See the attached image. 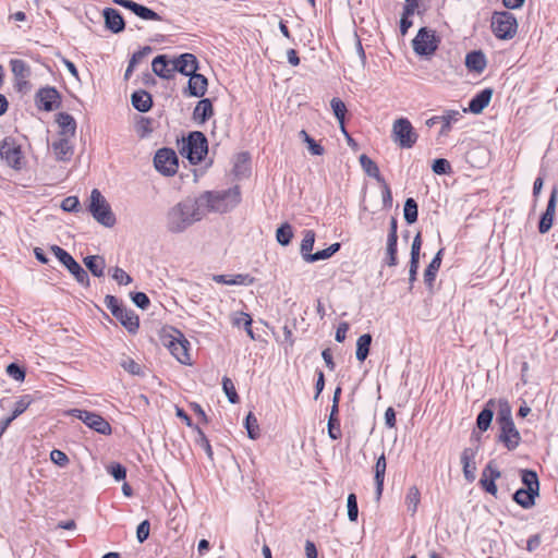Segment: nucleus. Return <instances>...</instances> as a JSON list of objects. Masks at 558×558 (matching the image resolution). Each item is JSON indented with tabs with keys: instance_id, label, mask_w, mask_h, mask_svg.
<instances>
[{
	"instance_id": "a211bd4d",
	"label": "nucleus",
	"mask_w": 558,
	"mask_h": 558,
	"mask_svg": "<svg viewBox=\"0 0 558 558\" xmlns=\"http://www.w3.org/2000/svg\"><path fill=\"white\" fill-rule=\"evenodd\" d=\"M153 72L165 80L174 77L175 70H172V59L167 54H158L151 62Z\"/></svg>"
},
{
	"instance_id": "774afa93",
	"label": "nucleus",
	"mask_w": 558,
	"mask_h": 558,
	"mask_svg": "<svg viewBox=\"0 0 558 558\" xmlns=\"http://www.w3.org/2000/svg\"><path fill=\"white\" fill-rule=\"evenodd\" d=\"M331 256H332V254L330 253L329 248L327 247L325 250L317 251L313 255H308L307 256V263H315V262H318V260L328 259Z\"/></svg>"
},
{
	"instance_id": "13d9d810",
	"label": "nucleus",
	"mask_w": 558,
	"mask_h": 558,
	"mask_svg": "<svg viewBox=\"0 0 558 558\" xmlns=\"http://www.w3.org/2000/svg\"><path fill=\"white\" fill-rule=\"evenodd\" d=\"M254 278L248 274H238L230 277V286H250Z\"/></svg>"
},
{
	"instance_id": "c85d7f7f",
	"label": "nucleus",
	"mask_w": 558,
	"mask_h": 558,
	"mask_svg": "<svg viewBox=\"0 0 558 558\" xmlns=\"http://www.w3.org/2000/svg\"><path fill=\"white\" fill-rule=\"evenodd\" d=\"M86 268L95 277H102L105 275L106 262L105 258L99 255H90L84 258Z\"/></svg>"
},
{
	"instance_id": "9d476101",
	"label": "nucleus",
	"mask_w": 558,
	"mask_h": 558,
	"mask_svg": "<svg viewBox=\"0 0 558 558\" xmlns=\"http://www.w3.org/2000/svg\"><path fill=\"white\" fill-rule=\"evenodd\" d=\"M70 414L81 420L90 429L108 435L111 433L110 424L99 414L81 409H72Z\"/></svg>"
},
{
	"instance_id": "39448f33",
	"label": "nucleus",
	"mask_w": 558,
	"mask_h": 558,
	"mask_svg": "<svg viewBox=\"0 0 558 558\" xmlns=\"http://www.w3.org/2000/svg\"><path fill=\"white\" fill-rule=\"evenodd\" d=\"M391 138L399 147L410 149L416 144L418 134L408 118H399L392 124Z\"/></svg>"
},
{
	"instance_id": "bf43d9fd",
	"label": "nucleus",
	"mask_w": 558,
	"mask_h": 558,
	"mask_svg": "<svg viewBox=\"0 0 558 558\" xmlns=\"http://www.w3.org/2000/svg\"><path fill=\"white\" fill-rule=\"evenodd\" d=\"M80 201L76 196H68L61 203V208L68 213H75L78 210Z\"/></svg>"
},
{
	"instance_id": "f3484780",
	"label": "nucleus",
	"mask_w": 558,
	"mask_h": 558,
	"mask_svg": "<svg viewBox=\"0 0 558 558\" xmlns=\"http://www.w3.org/2000/svg\"><path fill=\"white\" fill-rule=\"evenodd\" d=\"M500 475V471L494 464V461H490L483 470L482 477L480 480L483 489H485L490 495L496 496L497 486L495 484V481L499 478Z\"/></svg>"
},
{
	"instance_id": "09e8293b",
	"label": "nucleus",
	"mask_w": 558,
	"mask_h": 558,
	"mask_svg": "<svg viewBox=\"0 0 558 558\" xmlns=\"http://www.w3.org/2000/svg\"><path fill=\"white\" fill-rule=\"evenodd\" d=\"M33 398L29 395H23L14 403L12 417H17L32 404Z\"/></svg>"
},
{
	"instance_id": "20e7f679",
	"label": "nucleus",
	"mask_w": 558,
	"mask_h": 558,
	"mask_svg": "<svg viewBox=\"0 0 558 558\" xmlns=\"http://www.w3.org/2000/svg\"><path fill=\"white\" fill-rule=\"evenodd\" d=\"M181 153L186 156L192 165L199 163L208 153V142L204 133L191 132L183 141Z\"/></svg>"
},
{
	"instance_id": "58836bf2",
	"label": "nucleus",
	"mask_w": 558,
	"mask_h": 558,
	"mask_svg": "<svg viewBox=\"0 0 558 558\" xmlns=\"http://www.w3.org/2000/svg\"><path fill=\"white\" fill-rule=\"evenodd\" d=\"M315 232L313 230H304L303 231V239L301 242V255L304 258L305 262H307V256L313 255L314 253H311L315 243Z\"/></svg>"
},
{
	"instance_id": "1a4fd4ad",
	"label": "nucleus",
	"mask_w": 558,
	"mask_h": 558,
	"mask_svg": "<svg viewBox=\"0 0 558 558\" xmlns=\"http://www.w3.org/2000/svg\"><path fill=\"white\" fill-rule=\"evenodd\" d=\"M154 166L162 175H174L179 168V159L175 151L166 147L158 149L154 157Z\"/></svg>"
},
{
	"instance_id": "338daca9",
	"label": "nucleus",
	"mask_w": 558,
	"mask_h": 558,
	"mask_svg": "<svg viewBox=\"0 0 558 558\" xmlns=\"http://www.w3.org/2000/svg\"><path fill=\"white\" fill-rule=\"evenodd\" d=\"M149 522L147 520L141 522L136 530V537L140 543L145 542L149 536Z\"/></svg>"
},
{
	"instance_id": "c756f323",
	"label": "nucleus",
	"mask_w": 558,
	"mask_h": 558,
	"mask_svg": "<svg viewBox=\"0 0 558 558\" xmlns=\"http://www.w3.org/2000/svg\"><path fill=\"white\" fill-rule=\"evenodd\" d=\"M539 493H532L531 490L519 488L513 494V500L524 509H530L535 505V498L538 497Z\"/></svg>"
},
{
	"instance_id": "f03ea898",
	"label": "nucleus",
	"mask_w": 558,
	"mask_h": 558,
	"mask_svg": "<svg viewBox=\"0 0 558 558\" xmlns=\"http://www.w3.org/2000/svg\"><path fill=\"white\" fill-rule=\"evenodd\" d=\"M201 207L209 211L227 213L235 207L241 201V194L238 186L225 191H207L196 197Z\"/></svg>"
},
{
	"instance_id": "37998d69",
	"label": "nucleus",
	"mask_w": 558,
	"mask_h": 558,
	"mask_svg": "<svg viewBox=\"0 0 558 558\" xmlns=\"http://www.w3.org/2000/svg\"><path fill=\"white\" fill-rule=\"evenodd\" d=\"M292 238H293V230H292L291 225L288 222L282 223L276 231L277 242L283 246L289 245Z\"/></svg>"
},
{
	"instance_id": "bb28decb",
	"label": "nucleus",
	"mask_w": 558,
	"mask_h": 558,
	"mask_svg": "<svg viewBox=\"0 0 558 558\" xmlns=\"http://www.w3.org/2000/svg\"><path fill=\"white\" fill-rule=\"evenodd\" d=\"M495 408L496 401L490 399L487 401L484 409L478 413L476 417V426L480 430L485 432L488 429L494 417Z\"/></svg>"
},
{
	"instance_id": "72a5a7b5",
	"label": "nucleus",
	"mask_w": 558,
	"mask_h": 558,
	"mask_svg": "<svg viewBox=\"0 0 558 558\" xmlns=\"http://www.w3.org/2000/svg\"><path fill=\"white\" fill-rule=\"evenodd\" d=\"M372 344V335L371 333H364L359 337L356 341V359L360 362H364L368 354H369V348Z\"/></svg>"
},
{
	"instance_id": "4c0bfd02",
	"label": "nucleus",
	"mask_w": 558,
	"mask_h": 558,
	"mask_svg": "<svg viewBox=\"0 0 558 558\" xmlns=\"http://www.w3.org/2000/svg\"><path fill=\"white\" fill-rule=\"evenodd\" d=\"M10 66L15 80H24L31 76V68L24 60L12 59L10 61Z\"/></svg>"
},
{
	"instance_id": "a878e982",
	"label": "nucleus",
	"mask_w": 558,
	"mask_h": 558,
	"mask_svg": "<svg viewBox=\"0 0 558 558\" xmlns=\"http://www.w3.org/2000/svg\"><path fill=\"white\" fill-rule=\"evenodd\" d=\"M57 122L60 128V136L74 137L76 132V121L68 112H60L57 117Z\"/></svg>"
},
{
	"instance_id": "473e14b6",
	"label": "nucleus",
	"mask_w": 558,
	"mask_h": 558,
	"mask_svg": "<svg viewBox=\"0 0 558 558\" xmlns=\"http://www.w3.org/2000/svg\"><path fill=\"white\" fill-rule=\"evenodd\" d=\"M386 466V456H379L375 465V483L377 499H379L383 494Z\"/></svg>"
},
{
	"instance_id": "864d4df0",
	"label": "nucleus",
	"mask_w": 558,
	"mask_h": 558,
	"mask_svg": "<svg viewBox=\"0 0 558 558\" xmlns=\"http://www.w3.org/2000/svg\"><path fill=\"white\" fill-rule=\"evenodd\" d=\"M432 170L439 175L449 174L452 171L450 162L445 158L435 159L432 166Z\"/></svg>"
},
{
	"instance_id": "7ed1b4c3",
	"label": "nucleus",
	"mask_w": 558,
	"mask_h": 558,
	"mask_svg": "<svg viewBox=\"0 0 558 558\" xmlns=\"http://www.w3.org/2000/svg\"><path fill=\"white\" fill-rule=\"evenodd\" d=\"M88 210L94 219L104 227L111 228L116 225L117 219L110 205L97 189L90 193Z\"/></svg>"
},
{
	"instance_id": "49530a36",
	"label": "nucleus",
	"mask_w": 558,
	"mask_h": 558,
	"mask_svg": "<svg viewBox=\"0 0 558 558\" xmlns=\"http://www.w3.org/2000/svg\"><path fill=\"white\" fill-rule=\"evenodd\" d=\"M338 413L339 412H333V409H331L329 420H328V432H329V436L332 439H337L341 435L340 421L338 418Z\"/></svg>"
},
{
	"instance_id": "423d86ee",
	"label": "nucleus",
	"mask_w": 558,
	"mask_h": 558,
	"mask_svg": "<svg viewBox=\"0 0 558 558\" xmlns=\"http://www.w3.org/2000/svg\"><path fill=\"white\" fill-rule=\"evenodd\" d=\"M492 32L499 39H512L518 29L514 15L508 11L494 12L490 23Z\"/></svg>"
},
{
	"instance_id": "ea45409f",
	"label": "nucleus",
	"mask_w": 558,
	"mask_h": 558,
	"mask_svg": "<svg viewBox=\"0 0 558 558\" xmlns=\"http://www.w3.org/2000/svg\"><path fill=\"white\" fill-rule=\"evenodd\" d=\"M475 456H462L461 463L463 465V474L468 482L472 483L476 477Z\"/></svg>"
},
{
	"instance_id": "aec40b11",
	"label": "nucleus",
	"mask_w": 558,
	"mask_h": 558,
	"mask_svg": "<svg viewBox=\"0 0 558 558\" xmlns=\"http://www.w3.org/2000/svg\"><path fill=\"white\" fill-rule=\"evenodd\" d=\"M72 137L60 136L57 141L52 142L51 147L53 154L59 161H69L73 155V145L70 140Z\"/></svg>"
},
{
	"instance_id": "79ce46f5",
	"label": "nucleus",
	"mask_w": 558,
	"mask_h": 558,
	"mask_svg": "<svg viewBox=\"0 0 558 558\" xmlns=\"http://www.w3.org/2000/svg\"><path fill=\"white\" fill-rule=\"evenodd\" d=\"M404 219L409 225H412L417 221L418 217V208L417 203L414 198L409 197L404 203L403 208Z\"/></svg>"
},
{
	"instance_id": "e2e57ef3",
	"label": "nucleus",
	"mask_w": 558,
	"mask_h": 558,
	"mask_svg": "<svg viewBox=\"0 0 558 558\" xmlns=\"http://www.w3.org/2000/svg\"><path fill=\"white\" fill-rule=\"evenodd\" d=\"M421 246H422L421 233H417L414 236V240L412 242L410 262H418L420 263Z\"/></svg>"
},
{
	"instance_id": "6ab92c4d",
	"label": "nucleus",
	"mask_w": 558,
	"mask_h": 558,
	"mask_svg": "<svg viewBox=\"0 0 558 558\" xmlns=\"http://www.w3.org/2000/svg\"><path fill=\"white\" fill-rule=\"evenodd\" d=\"M187 76V88L184 94L191 97H203L208 86L207 78L203 74L197 73V71Z\"/></svg>"
},
{
	"instance_id": "f704fd0d",
	"label": "nucleus",
	"mask_w": 558,
	"mask_h": 558,
	"mask_svg": "<svg viewBox=\"0 0 558 558\" xmlns=\"http://www.w3.org/2000/svg\"><path fill=\"white\" fill-rule=\"evenodd\" d=\"M461 113L458 110H447L442 116H440L441 129L439 134L447 135L453 123H457L461 119Z\"/></svg>"
},
{
	"instance_id": "a18cd8bd",
	"label": "nucleus",
	"mask_w": 558,
	"mask_h": 558,
	"mask_svg": "<svg viewBox=\"0 0 558 558\" xmlns=\"http://www.w3.org/2000/svg\"><path fill=\"white\" fill-rule=\"evenodd\" d=\"M439 268V264H436V262H430L424 271V283L427 286L429 290H432L434 287V282Z\"/></svg>"
},
{
	"instance_id": "3c124183",
	"label": "nucleus",
	"mask_w": 558,
	"mask_h": 558,
	"mask_svg": "<svg viewBox=\"0 0 558 558\" xmlns=\"http://www.w3.org/2000/svg\"><path fill=\"white\" fill-rule=\"evenodd\" d=\"M348 518L351 522H355L359 517L357 499L355 494H349L347 500Z\"/></svg>"
},
{
	"instance_id": "6e6d98bb",
	"label": "nucleus",
	"mask_w": 558,
	"mask_h": 558,
	"mask_svg": "<svg viewBox=\"0 0 558 558\" xmlns=\"http://www.w3.org/2000/svg\"><path fill=\"white\" fill-rule=\"evenodd\" d=\"M8 375L16 381H23L25 378V371L16 363H11L7 366Z\"/></svg>"
},
{
	"instance_id": "5fc2aeb1",
	"label": "nucleus",
	"mask_w": 558,
	"mask_h": 558,
	"mask_svg": "<svg viewBox=\"0 0 558 558\" xmlns=\"http://www.w3.org/2000/svg\"><path fill=\"white\" fill-rule=\"evenodd\" d=\"M105 305L111 312L112 316L120 314L124 305L113 295H106Z\"/></svg>"
},
{
	"instance_id": "680f3d73",
	"label": "nucleus",
	"mask_w": 558,
	"mask_h": 558,
	"mask_svg": "<svg viewBox=\"0 0 558 558\" xmlns=\"http://www.w3.org/2000/svg\"><path fill=\"white\" fill-rule=\"evenodd\" d=\"M131 298L133 303L142 310H146L149 306V298L144 292L132 293Z\"/></svg>"
},
{
	"instance_id": "4be33fe9",
	"label": "nucleus",
	"mask_w": 558,
	"mask_h": 558,
	"mask_svg": "<svg viewBox=\"0 0 558 558\" xmlns=\"http://www.w3.org/2000/svg\"><path fill=\"white\" fill-rule=\"evenodd\" d=\"M487 65V59L482 50H473L465 56V66L469 71L481 74Z\"/></svg>"
},
{
	"instance_id": "393cba45",
	"label": "nucleus",
	"mask_w": 558,
	"mask_h": 558,
	"mask_svg": "<svg viewBox=\"0 0 558 558\" xmlns=\"http://www.w3.org/2000/svg\"><path fill=\"white\" fill-rule=\"evenodd\" d=\"M214 114L213 102L209 98L201 99L194 108L193 119L198 123H205Z\"/></svg>"
},
{
	"instance_id": "c03bdc74",
	"label": "nucleus",
	"mask_w": 558,
	"mask_h": 558,
	"mask_svg": "<svg viewBox=\"0 0 558 558\" xmlns=\"http://www.w3.org/2000/svg\"><path fill=\"white\" fill-rule=\"evenodd\" d=\"M232 324L236 327H243L251 339H255L252 330V318L246 313H238L232 319Z\"/></svg>"
},
{
	"instance_id": "69168bd1",
	"label": "nucleus",
	"mask_w": 558,
	"mask_h": 558,
	"mask_svg": "<svg viewBox=\"0 0 558 558\" xmlns=\"http://www.w3.org/2000/svg\"><path fill=\"white\" fill-rule=\"evenodd\" d=\"M121 366L132 375H141L142 374L141 365L137 362H135L133 359H126V360L122 361Z\"/></svg>"
},
{
	"instance_id": "de8ad7c7",
	"label": "nucleus",
	"mask_w": 558,
	"mask_h": 558,
	"mask_svg": "<svg viewBox=\"0 0 558 558\" xmlns=\"http://www.w3.org/2000/svg\"><path fill=\"white\" fill-rule=\"evenodd\" d=\"M134 14L138 17H141L142 20H146V21H160L161 20V16L156 13L155 11H153L151 9L143 5V4H137L135 11H134Z\"/></svg>"
},
{
	"instance_id": "cd10ccee",
	"label": "nucleus",
	"mask_w": 558,
	"mask_h": 558,
	"mask_svg": "<svg viewBox=\"0 0 558 558\" xmlns=\"http://www.w3.org/2000/svg\"><path fill=\"white\" fill-rule=\"evenodd\" d=\"M133 107L140 112H147L153 106L151 95L144 90H135L131 96Z\"/></svg>"
},
{
	"instance_id": "8fccbe9b",
	"label": "nucleus",
	"mask_w": 558,
	"mask_h": 558,
	"mask_svg": "<svg viewBox=\"0 0 558 558\" xmlns=\"http://www.w3.org/2000/svg\"><path fill=\"white\" fill-rule=\"evenodd\" d=\"M222 389L231 403L235 404L239 402L240 398L236 393L234 384L229 377L222 378Z\"/></svg>"
},
{
	"instance_id": "0e129e2a",
	"label": "nucleus",
	"mask_w": 558,
	"mask_h": 558,
	"mask_svg": "<svg viewBox=\"0 0 558 558\" xmlns=\"http://www.w3.org/2000/svg\"><path fill=\"white\" fill-rule=\"evenodd\" d=\"M112 278L119 283V284H129L132 282V278L130 275H128L122 268L116 267L113 269Z\"/></svg>"
},
{
	"instance_id": "f8f14e48",
	"label": "nucleus",
	"mask_w": 558,
	"mask_h": 558,
	"mask_svg": "<svg viewBox=\"0 0 558 558\" xmlns=\"http://www.w3.org/2000/svg\"><path fill=\"white\" fill-rule=\"evenodd\" d=\"M36 101L40 109L52 111L60 106L61 97L54 87L47 86L37 92Z\"/></svg>"
},
{
	"instance_id": "2f4dec72",
	"label": "nucleus",
	"mask_w": 558,
	"mask_h": 558,
	"mask_svg": "<svg viewBox=\"0 0 558 558\" xmlns=\"http://www.w3.org/2000/svg\"><path fill=\"white\" fill-rule=\"evenodd\" d=\"M359 160L362 169L368 177L374 178L377 182H384L385 179L380 174L379 168L375 161L365 154L361 155Z\"/></svg>"
},
{
	"instance_id": "ddd939ff",
	"label": "nucleus",
	"mask_w": 558,
	"mask_h": 558,
	"mask_svg": "<svg viewBox=\"0 0 558 558\" xmlns=\"http://www.w3.org/2000/svg\"><path fill=\"white\" fill-rule=\"evenodd\" d=\"M179 337L172 338L168 343L167 347L171 354L181 363L184 365H191V357H190V342L183 337L181 332L178 331Z\"/></svg>"
},
{
	"instance_id": "dca6fc26",
	"label": "nucleus",
	"mask_w": 558,
	"mask_h": 558,
	"mask_svg": "<svg viewBox=\"0 0 558 558\" xmlns=\"http://www.w3.org/2000/svg\"><path fill=\"white\" fill-rule=\"evenodd\" d=\"M499 440L505 445L508 450H514L521 440L520 433L515 428L514 423H508L498 426Z\"/></svg>"
},
{
	"instance_id": "c9c22d12",
	"label": "nucleus",
	"mask_w": 558,
	"mask_h": 558,
	"mask_svg": "<svg viewBox=\"0 0 558 558\" xmlns=\"http://www.w3.org/2000/svg\"><path fill=\"white\" fill-rule=\"evenodd\" d=\"M521 482L525 486L523 489L531 490L532 493H539V481L536 472L532 470H521Z\"/></svg>"
},
{
	"instance_id": "2eb2a0df",
	"label": "nucleus",
	"mask_w": 558,
	"mask_h": 558,
	"mask_svg": "<svg viewBox=\"0 0 558 558\" xmlns=\"http://www.w3.org/2000/svg\"><path fill=\"white\" fill-rule=\"evenodd\" d=\"M172 70L186 76L198 70V60L193 53H182L172 59Z\"/></svg>"
},
{
	"instance_id": "9b49d317",
	"label": "nucleus",
	"mask_w": 558,
	"mask_h": 558,
	"mask_svg": "<svg viewBox=\"0 0 558 558\" xmlns=\"http://www.w3.org/2000/svg\"><path fill=\"white\" fill-rule=\"evenodd\" d=\"M0 157L5 163L15 169L20 170L23 166V154L20 145L16 144L12 137H5L0 144Z\"/></svg>"
},
{
	"instance_id": "4468645a",
	"label": "nucleus",
	"mask_w": 558,
	"mask_h": 558,
	"mask_svg": "<svg viewBox=\"0 0 558 558\" xmlns=\"http://www.w3.org/2000/svg\"><path fill=\"white\" fill-rule=\"evenodd\" d=\"M558 199V189L554 187L550 192V196L546 206V210L543 213L538 223V231L542 234L547 233L554 223L556 214V205Z\"/></svg>"
},
{
	"instance_id": "6e6552de",
	"label": "nucleus",
	"mask_w": 558,
	"mask_h": 558,
	"mask_svg": "<svg viewBox=\"0 0 558 558\" xmlns=\"http://www.w3.org/2000/svg\"><path fill=\"white\" fill-rule=\"evenodd\" d=\"M440 39L434 29L422 27L412 40L413 50L418 56H432L439 46Z\"/></svg>"
},
{
	"instance_id": "4d7b16f0",
	"label": "nucleus",
	"mask_w": 558,
	"mask_h": 558,
	"mask_svg": "<svg viewBox=\"0 0 558 558\" xmlns=\"http://www.w3.org/2000/svg\"><path fill=\"white\" fill-rule=\"evenodd\" d=\"M245 427L247 429V434L250 438L254 439L258 435V425L256 417L250 413L245 418Z\"/></svg>"
},
{
	"instance_id": "412c9836",
	"label": "nucleus",
	"mask_w": 558,
	"mask_h": 558,
	"mask_svg": "<svg viewBox=\"0 0 558 558\" xmlns=\"http://www.w3.org/2000/svg\"><path fill=\"white\" fill-rule=\"evenodd\" d=\"M102 15L105 17L106 27L110 29L112 33L118 34L124 29L125 23L121 13L118 10L112 8H106L102 11Z\"/></svg>"
},
{
	"instance_id": "f257e3e1",
	"label": "nucleus",
	"mask_w": 558,
	"mask_h": 558,
	"mask_svg": "<svg viewBox=\"0 0 558 558\" xmlns=\"http://www.w3.org/2000/svg\"><path fill=\"white\" fill-rule=\"evenodd\" d=\"M205 216L206 210L201 207L199 201L196 197L189 196L168 208L165 214L163 226L168 233L181 234L196 222H199Z\"/></svg>"
},
{
	"instance_id": "052dcab7",
	"label": "nucleus",
	"mask_w": 558,
	"mask_h": 558,
	"mask_svg": "<svg viewBox=\"0 0 558 558\" xmlns=\"http://www.w3.org/2000/svg\"><path fill=\"white\" fill-rule=\"evenodd\" d=\"M109 474H111L116 481H122L126 476V469L120 463L110 464L107 468Z\"/></svg>"
},
{
	"instance_id": "a19ab883",
	"label": "nucleus",
	"mask_w": 558,
	"mask_h": 558,
	"mask_svg": "<svg viewBox=\"0 0 558 558\" xmlns=\"http://www.w3.org/2000/svg\"><path fill=\"white\" fill-rule=\"evenodd\" d=\"M330 106H331L335 117L337 118V120L340 123L342 132L345 133V128H344V119H345V113H347L345 104L339 98H332L330 101Z\"/></svg>"
},
{
	"instance_id": "5701e85b",
	"label": "nucleus",
	"mask_w": 558,
	"mask_h": 558,
	"mask_svg": "<svg viewBox=\"0 0 558 558\" xmlns=\"http://www.w3.org/2000/svg\"><path fill=\"white\" fill-rule=\"evenodd\" d=\"M121 325L131 333H135L140 328V318L134 311L123 307L120 314L114 315Z\"/></svg>"
},
{
	"instance_id": "e433bc0d",
	"label": "nucleus",
	"mask_w": 558,
	"mask_h": 558,
	"mask_svg": "<svg viewBox=\"0 0 558 558\" xmlns=\"http://www.w3.org/2000/svg\"><path fill=\"white\" fill-rule=\"evenodd\" d=\"M421 501V494L416 486H411L405 495V505L408 512L413 517Z\"/></svg>"
},
{
	"instance_id": "7c9ffc66",
	"label": "nucleus",
	"mask_w": 558,
	"mask_h": 558,
	"mask_svg": "<svg viewBox=\"0 0 558 558\" xmlns=\"http://www.w3.org/2000/svg\"><path fill=\"white\" fill-rule=\"evenodd\" d=\"M496 405H497V417H496L497 425L500 426L504 424L512 423L513 422L512 409H511L508 400L499 399L496 402Z\"/></svg>"
},
{
	"instance_id": "b1692460",
	"label": "nucleus",
	"mask_w": 558,
	"mask_h": 558,
	"mask_svg": "<svg viewBox=\"0 0 558 558\" xmlns=\"http://www.w3.org/2000/svg\"><path fill=\"white\" fill-rule=\"evenodd\" d=\"M493 96L492 88H485L477 93L469 102V110L472 113H481L489 104Z\"/></svg>"
},
{
	"instance_id": "603ef678",
	"label": "nucleus",
	"mask_w": 558,
	"mask_h": 558,
	"mask_svg": "<svg viewBox=\"0 0 558 558\" xmlns=\"http://www.w3.org/2000/svg\"><path fill=\"white\" fill-rule=\"evenodd\" d=\"M397 246L398 241H387V253L385 262L390 267H393L398 264Z\"/></svg>"
},
{
	"instance_id": "0eeeda50",
	"label": "nucleus",
	"mask_w": 558,
	"mask_h": 558,
	"mask_svg": "<svg viewBox=\"0 0 558 558\" xmlns=\"http://www.w3.org/2000/svg\"><path fill=\"white\" fill-rule=\"evenodd\" d=\"M51 251L80 284L84 287L89 286V276L87 271L72 257L71 254L58 245H52Z\"/></svg>"
}]
</instances>
